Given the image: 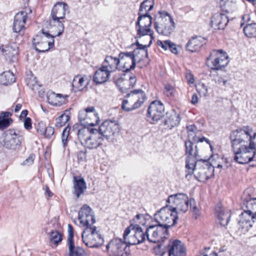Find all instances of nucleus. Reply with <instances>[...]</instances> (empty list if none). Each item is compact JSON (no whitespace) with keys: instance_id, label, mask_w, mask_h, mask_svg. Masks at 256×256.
<instances>
[{"instance_id":"obj_64","label":"nucleus","mask_w":256,"mask_h":256,"mask_svg":"<svg viewBox=\"0 0 256 256\" xmlns=\"http://www.w3.org/2000/svg\"><path fill=\"white\" fill-rule=\"evenodd\" d=\"M24 127L26 129L29 130L32 128V120L30 118H26L24 120Z\"/></svg>"},{"instance_id":"obj_54","label":"nucleus","mask_w":256,"mask_h":256,"mask_svg":"<svg viewBox=\"0 0 256 256\" xmlns=\"http://www.w3.org/2000/svg\"><path fill=\"white\" fill-rule=\"evenodd\" d=\"M174 88L171 84H168L165 85L164 92L168 96H174Z\"/></svg>"},{"instance_id":"obj_20","label":"nucleus","mask_w":256,"mask_h":256,"mask_svg":"<svg viewBox=\"0 0 256 256\" xmlns=\"http://www.w3.org/2000/svg\"><path fill=\"white\" fill-rule=\"evenodd\" d=\"M78 219L83 227L90 226L96 222L94 212L90 206L84 205L78 212Z\"/></svg>"},{"instance_id":"obj_39","label":"nucleus","mask_w":256,"mask_h":256,"mask_svg":"<svg viewBox=\"0 0 256 256\" xmlns=\"http://www.w3.org/2000/svg\"><path fill=\"white\" fill-rule=\"evenodd\" d=\"M256 218L255 214H253L251 211L246 208L242 212L240 215V220L241 223L244 222H254V219Z\"/></svg>"},{"instance_id":"obj_21","label":"nucleus","mask_w":256,"mask_h":256,"mask_svg":"<svg viewBox=\"0 0 256 256\" xmlns=\"http://www.w3.org/2000/svg\"><path fill=\"white\" fill-rule=\"evenodd\" d=\"M68 245L69 250V256H84V250L79 246L76 247L74 241V230L70 224H68Z\"/></svg>"},{"instance_id":"obj_32","label":"nucleus","mask_w":256,"mask_h":256,"mask_svg":"<svg viewBox=\"0 0 256 256\" xmlns=\"http://www.w3.org/2000/svg\"><path fill=\"white\" fill-rule=\"evenodd\" d=\"M32 44L35 50L38 52H44L50 48L49 47L46 48L48 40L38 36L33 38Z\"/></svg>"},{"instance_id":"obj_46","label":"nucleus","mask_w":256,"mask_h":256,"mask_svg":"<svg viewBox=\"0 0 256 256\" xmlns=\"http://www.w3.org/2000/svg\"><path fill=\"white\" fill-rule=\"evenodd\" d=\"M246 131L248 136L250 137V138H248V140L246 139L248 145H249L250 143H253L254 147L256 148V144L253 142V140L256 138V132H254L253 135H252L251 134L252 132V129L248 126H246Z\"/></svg>"},{"instance_id":"obj_36","label":"nucleus","mask_w":256,"mask_h":256,"mask_svg":"<svg viewBox=\"0 0 256 256\" xmlns=\"http://www.w3.org/2000/svg\"><path fill=\"white\" fill-rule=\"evenodd\" d=\"M198 160L200 159L186 158V168L187 174H186V178L189 179L192 174L195 172V168L198 166Z\"/></svg>"},{"instance_id":"obj_26","label":"nucleus","mask_w":256,"mask_h":256,"mask_svg":"<svg viewBox=\"0 0 256 256\" xmlns=\"http://www.w3.org/2000/svg\"><path fill=\"white\" fill-rule=\"evenodd\" d=\"M146 22L144 23L142 22V24H140V20L138 21V19L137 20V22L136 24V28L137 32L138 35L139 36V37H141L144 36L148 35L150 36V34L151 33L152 30L150 29V26L152 24V18H146Z\"/></svg>"},{"instance_id":"obj_15","label":"nucleus","mask_w":256,"mask_h":256,"mask_svg":"<svg viewBox=\"0 0 256 256\" xmlns=\"http://www.w3.org/2000/svg\"><path fill=\"white\" fill-rule=\"evenodd\" d=\"M164 108L160 101L154 100L150 104L146 113V118L151 124L157 122L164 116Z\"/></svg>"},{"instance_id":"obj_6","label":"nucleus","mask_w":256,"mask_h":256,"mask_svg":"<svg viewBox=\"0 0 256 256\" xmlns=\"http://www.w3.org/2000/svg\"><path fill=\"white\" fill-rule=\"evenodd\" d=\"M83 242L89 248H96L104 242V238L95 226L86 227L82 234Z\"/></svg>"},{"instance_id":"obj_30","label":"nucleus","mask_w":256,"mask_h":256,"mask_svg":"<svg viewBox=\"0 0 256 256\" xmlns=\"http://www.w3.org/2000/svg\"><path fill=\"white\" fill-rule=\"evenodd\" d=\"M74 194L78 198H80L81 194H83L86 189V183L83 178L74 176Z\"/></svg>"},{"instance_id":"obj_62","label":"nucleus","mask_w":256,"mask_h":256,"mask_svg":"<svg viewBox=\"0 0 256 256\" xmlns=\"http://www.w3.org/2000/svg\"><path fill=\"white\" fill-rule=\"evenodd\" d=\"M150 42L149 44L146 45H143L142 44H138V46L136 50H136V52L138 50H146V48L147 47H149L151 44L152 43V40L154 39V36H152V34H150Z\"/></svg>"},{"instance_id":"obj_49","label":"nucleus","mask_w":256,"mask_h":256,"mask_svg":"<svg viewBox=\"0 0 256 256\" xmlns=\"http://www.w3.org/2000/svg\"><path fill=\"white\" fill-rule=\"evenodd\" d=\"M12 122V118H4L2 116H0V129L3 130L8 128Z\"/></svg>"},{"instance_id":"obj_47","label":"nucleus","mask_w":256,"mask_h":256,"mask_svg":"<svg viewBox=\"0 0 256 256\" xmlns=\"http://www.w3.org/2000/svg\"><path fill=\"white\" fill-rule=\"evenodd\" d=\"M42 34L47 38L50 39L48 40V45L49 46V48H52L54 46V38L57 36L56 34L54 35V32H53V34H50L48 32H44L43 30H42Z\"/></svg>"},{"instance_id":"obj_13","label":"nucleus","mask_w":256,"mask_h":256,"mask_svg":"<svg viewBox=\"0 0 256 256\" xmlns=\"http://www.w3.org/2000/svg\"><path fill=\"white\" fill-rule=\"evenodd\" d=\"M206 60L211 61L212 64L211 69L214 70H222L229 62L228 56L222 50H213L209 56L206 58Z\"/></svg>"},{"instance_id":"obj_12","label":"nucleus","mask_w":256,"mask_h":256,"mask_svg":"<svg viewBox=\"0 0 256 256\" xmlns=\"http://www.w3.org/2000/svg\"><path fill=\"white\" fill-rule=\"evenodd\" d=\"M198 166L195 168L194 177L200 182H205L214 175V164H210L207 160H198Z\"/></svg>"},{"instance_id":"obj_11","label":"nucleus","mask_w":256,"mask_h":256,"mask_svg":"<svg viewBox=\"0 0 256 256\" xmlns=\"http://www.w3.org/2000/svg\"><path fill=\"white\" fill-rule=\"evenodd\" d=\"M78 118L86 128H93L98 124L100 118L94 106H90L79 112Z\"/></svg>"},{"instance_id":"obj_7","label":"nucleus","mask_w":256,"mask_h":256,"mask_svg":"<svg viewBox=\"0 0 256 256\" xmlns=\"http://www.w3.org/2000/svg\"><path fill=\"white\" fill-rule=\"evenodd\" d=\"M154 218L158 224H161L169 228L176 223L178 216L176 212L172 211L168 204H166L154 214Z\"/></svg>"},{"instance_id":"obj_37","label":"nucleus","mask_w":256,"mask_h":256,"mask_svg":"<svg viewBox=\"0 0 256 256\" xmlns=\"http://www.w3.org/2000/svg\"><path fill=\"white\" fill-rule=\"evenodd\" d=\"M167 118L164 120V124L170 129L178 125L180 122L179 115L175 112L166 113Z\"/></svg>"},{"instance_id":"obj_48","label":"nucleus","mask_w":256,"mask_h":256,"mask_svg":"<svg viewBox=\"0 0 256 256\" xmlns=\"http://www.w3.org/2000/svg\"><path fill=\"white\" fill-rule=\"evenodd\" d=\"M50 236V240L55 244H58L62 240V236L58 231H52Z\"/></svg>"},{"instance_id":"obj_27","label":"nucleus","mask_w":256,"mask_h":256,"mask_svg":"<svg viewBox=\"0 0 256 256\" xmlns=\"http://www.w3.org/2000/svg\"><path fill=\"white\" fill-rule=\"evenodd\" d=\"M206 44V40L201 36H194L186 44V50L194 52L198 51Z\"/></svg>"},{"instance_id":"obj_61","label":"nucleus","mask_w":256,"mask_h":256,"mask_svg":"<svg viewBox=\"0 0 256 256\" xmlns=\"http://www.w3.org/2000/svg\"><path fill=\"white\" fill-rule=\"evenodd\" d=\"M230 81V79L226 78V76H220L218 78L216 82L220 85L226 86L227 84H229Z\"/></svg>"},{"instance_id":"obj_5","label":"nucleus","mask_w":256,"mask_h":256,"mask_svg":"<svg viewBox=\"0 0 256 256\" xmlns=\"http://www.w3.org/2000/svg\"><path fill=\"white\" fill-rule=\"evenodd\" d=\"M123 238L130 245L141 244L147 238L146 230L144 232L142 228L138 224H131L125 230Z\"/></svg>"},{"instance_id":"obj_9","label":"nucleus","mask_w":256,"mask_h":256,"mask_svg":"<svg viewBox=\"0 0 256 256\" xmlns=\"http://www.w3.org/2000/svg\"><path fill=\"white\" fill-rule=\"evenodd\" d=\"M168 229L161 224L150 225L146 228L147 240L152 243L164 242L168 238Z\"/></svg>"},{"instance_id":"obj_10","label":"nucleus","mask_w":256,"mask_h":256,"mask_svg":"<svg viewBox=\"0 0 256 256\" xmlns=\"http://www.w3.org/2000/svg\"><path fill=\"white\" fill-rule=\"evenodd\" d=\"M232 151L234 154V160L240 164H246L252 160H255L256 148L254 147L253 143L240 148V150H234Z\"/></svg>"},{"instance_id":"obj_51","label":"nucleus","mask_w":256,"mask_h":256,"mask_svg":"<svg viewBox=\"0 0 256 256\" xmlns=\"http://www.w3.org/2000/svg\"><path fill=\"white\" fill-rule=\"evenodd\" d=\"M197 92L202 96H206L208 94L207 86L203 83H200L196 86Z\"/></svg>"},{"instance_id":"obj_23","label":"nucleus","mask_w":256,"mask_h":256,"mask_svg":"<svg viewBox=\"0 0 256 256\" xmlns=\"http://www.w3.org/2000/svg\"><path fill=\"white\" fill-rule=\"evenodd\" d=\"M68 5L64 2H58L52 8L51 12L52 18L55 20L56 18L64 19L66 16V12L68 10Z\"/></svg>"},{"instance_id":"obj_50","label":"nucleus","mask_w":256,"mask_h":256,"mask_svg":"<svg viewBox=\"0 0 256 256\" xmlns=\"http://www.w3.org/2000/svg\"><path fill=\"white\" fill-rule=\"evenodd\" d=\"M8 46L10 50L9 52L10 58L18 54V47L16 43H10Z\"/></svg>"},{"instance_id":"obj_16","label":"nucleus","mask_w":256,"mask_h":256,"mask_svg":"<svg viewBox=\"0 0 256 256\" xmlns=\"http://www.w3.org/2000/svg\"><path fill=\"white\" fill-rule=\"evenodd\" d=\"M248 138L246 126L232 131L230 136L232 150H238L240 148L247 145L246 139Z\"/></svg>"},{"instance_id":"obj_45","label":"nucleus","mask_w":256,"mask_h":256,"mask_svg":"<svg viewBox=\"0 0 256 256\" xmlns=\"http://www.w3.org/2000/svg\"><path fill=\"white\" fill-rule=\"evenodd\" d=\"M69 116L66 114H62L56 118V126L60 128L66 124L69 120Z\"/></svg>"},{"instance_id":"obj_24","label":"nucleus","mask_w":256,"mask_h":256,"mask_svg":"<svg viewBox=\"0 0 256 256\" xmlns=\"http://www.w3.org/2000/svg\"><path fill=\"white\" fill-rule=\"evenodd\" d=\"M154 4V0H144L140 4L138 12V21H140L144 17L152 18L149 12L153 9Z\"/></svg>"},{"instance_id":"obj_58","label":"nucleus","mask_w":256,"mask_h":256,"mask_svg":"<svg viewBox=\"0 0 256 256\" xmlns=\"http://www.w3.org/2000/svg\"><path fill=\"white\" fill-rule=\"evenodd\" d=\"M46 128V124L44 122H40L36 126V129L38 132L42 135H44Z\"/></svg>"},{"instance_id":"obj_28","label":"nucleus","mask_w":256,"mask_h":256,"mask_svg":"<svg viewBox=\"0 0 256 256\" xmlns=\"http://www.w3.org/2000/svg\"><path fill=\"white\" fill-rule=\"evenodd\" d=\"M111 72L107 69L100 68L96 71L93 76V81L96 84H100L106 82L109 79Z\"/></svg>"},{"instance_id":"obj_17","label":"nucleus","mask_w":256,"mask_h":256,"mask_svg":"<svg viewBox=\"0 0 256 256\" xmlns=\"http://www.w3.org/2000/svg\"><path fill=\"white\" fill-rule=\"evenodd\" d=\"M128 242L121 238H114L106 245V249L110 256H127L125 250Z\"/></svg>"},{"instance_id":"obj_43","label":"nucleus","mask_w":256,"mask_h":256,"mask_svg":"<svg viewBox=\"0 0 256 256\" xmlns=\"http://www.w3.org/2000/svg\"><path fill=\"white\" fill-rule=\"evenodd\" d=\"M116 84L122 92H126V90H128V81L126 80H125L122 78H119L116 82Z\"/></svg>"},{"instance_id":"obj_42","label":"nucleus","mask_w":256,"mask_h":256,"mask_svg":"<svg viewBox=\"0 0 256 256\" xmlns=\"http://www.w3.org/2000/svg\"><path fill=\"white\" fill-rule=\"evenodd\" d=\"M246 208L256 216V198H250L244 202Z\"/></svg>"},{"instance_id":"obj_38","label":"nucleus","mask_w":256,"mask_h":256,"mask_svg":"<svg viewBox=\"0 0 256 256\" xmlns=\"http://www.w3.org/2000/svg\"><path fill=\"white\" fill-rule=\"evenodd\" d=\"M14 74L10 70L4 72L0 74V84L4 85L11 84L15 82Z\"/></svg>"},{"instance_id":"obj_59","label":"nucleus","mask_w":256,"mask_h":256,"mask_svg":"<svg viewBox=\"0 0 256 256\" xmlns=\"http://www.w3.org/2000/svg\"><path fill=\"white\" fill-rule=\"evenodd\" d=\"M54 129L53 127L48 126L46 128L43 136H44L45 138H50L54 135Z\"/></svg>"},{"instance_id":"obj_41","label":"nucleus","mask_w":256,"mask_h":256,"mask_svg":"<svg viewBox=\"0 0 256 256\" xmlns=\"http://www.w3.org/2000/svg\"><path fill=\"white\" fill-rule=\"evenodd\" d=\"M84 81L85 80L83 77L80 76H74L72 82V86L74 88L76 89V92L83 90Z\"/></svg>"},{"instance_id":"obj_2","label":"nucleus","mask_w":256,"mask_h":256,"mask_svg":"<svg viewBox=\"0 0 256 256\" xmlns=\"http://www.w3.org/2000/svg\"><path fill=\"white\" fill-rule=\"evenodd\" d=\"M154 27L160 34L168 36L174 31L176 26L172 16L167 12L159 11L155 16Z\"/></svg>"},{"instance_id":"obj_1","label":"nucleus","mask_w":256,"mask_h":256,"mask_svg":"<svg viewBox=\"0 0 256 256\" xmlns=\"http://www.w3.org/2000/svg\"><path fill=\"white\" fill-rule=\"evenodd\" d=\"M78 136L82 145L90 148H96L102 144L104 139L97 128H86L80 129Z\"/></svg>"},{"instance_id":"obj_22","label":"nucleus","mask_w":256,"mask_h":256,"mask_svg":"<svg viewBox=\"0 0 256 256\" xmlns=\"http://www.w3.org/2000/svg\"><path fill=\"white\" fill-rule=\"evenodd\" d=\"M229 22L228 17L222 13H216L212 17L210 24L212 27L219 30H224Z\"/></svg>"},{"instance_id":"obj_57","label":"nucleus","mask_w":256,"mask_h":256,"mask_svg":"<svg viewBox=\"0 0 256 256\" xmlns=\"http://www.w3.org/2000/svg\"><path fill=\"white\" fill-rule=\"evenodd\" d=\"M128 80V89H130L134 86L136 82V78L134 74H130Z\"/></svg>"},{"instance_id":"obj_63","label":"nucleus","mask_w":256,"mask_h":256,"mask_svg":"<svg viewBox=\"0 0 256 256\" xmlns=\"http://www.w3.org/2000/svg\"><path fill=\"white\" fill-rule=\"evenodd\" d=\"M86 150H80L78 153V160L84 161L86 159Z\"/></svg>"},{"instance_id":"obj_56","label":"nucleus","mask_w":256,"mask_h":256,"mask_svg":"<svg viewBox=\"0 0 256 256\" xmlns=\"http://www.w3.org/2000/svg\"><path fill=\"white\" fill-rule=\"evenodd\" d=\"M210 248H206L204 250H202L200 252V254L198 256H218V254L215 252H210Z\"/></svg>"},{"instance_id":"obj_31","label":"nucleus","mask_w":256,"mask_h":256,"mask_svg":"<svg viewBox=\"0 0 256 256\" xmlns=\"http://www.w3.org/2000/svg\"><path fill=\"white\" fill-rule=\"evenodd\" d=\"M68 97V95L63 96L62 94L50 92L48 94L47 100L48 102L51 105L60 106L65 103L66 98Z\"/></svg>"},{"instance_id":"obj_55","label":"nucleus","mask_w":256,"mask_h":256,"mask_svg":"<svg viewBox=\"0 0 256 256\" xmlns=\"http://www.w3.org/2000/svg\"><path fill=\"white\" fill-rule=\"evenodd\" d=\"M190 203V208L192 210V212L194 213L195 216V218H197L198 216L200 215L196 205V202L194 199L190 198L189 200Z\"/></svg>"},{"instance_id":"obj_8","label":"nucleus","mask_w":256,"mask_h":256,"mask_svg":"<svg viewBox=\"0 0 256 256\" xmlns=\"http://www.w3.org/2000/svg\"><path fill=\"white\" fill-rule=\"evenodd\" d=\"M166 202L169 208L176 214L180 212H186L188 208L189 200L186 194L178 193L168 196Z\"/></svg>"},{"instance_id":"obj_4","label":"nucleus","mask_w":256,"mask_h":256,"mask_svg":"<svg viewBox=\"0 0 256 256\" xmlns=\"http://www.w3.org/2000/svg\"><path fill=\"white\" fill-rule=\"evenodd\" d=\"M128 99L124 100L122 108L126 112L132 111L140 108L146 99L144 91L140 89L134 90L126 94Z\"/></svg>"},{"instance_id":"obj_34","label":"nucleus","mask_w":256,"mask_h":256,"mask_svg":"<svg viewBox=\"0 0 256 256\" xmlns=\"http://www.w3.org/2000/svg\"><path fill=\"white\" fill-rule=\"evenodd\" d=\"M185 154L186 158L199 159V155L197 146L194 148V144L190 140H186L184 142Z\"/></svg>"},{"instance_id":"obj_52","label":"nucleus","mask_w":256,"mask_h":256,"mask_svg":"<svg viewBox=\"0 0 256 256\" xmlns=\"http://www.w3.org/2000/svg\"><path fill=\"white\" fill-rule=\"evenodd\" d=\"M254 222H246L243 223L240 222V220H238V225L239 228H241L244 232L248 231L250 228L252 226V224Z\"/></svg>"},{"instance_id":"obj_40","label":"nucleus","mask_w":256,"mask_h":256,"mask_svg":"<svg viewBox=\"0 0 256 256\" xmlns=\"http://www.w3.org/2000/svg\"><path fill=\"white\" fill-rule=\"evenodd\" d=\"M244 34L248 38L256 37V23L248 24L243 29Z\"/></svg>"},{"instance_id":"obj_19","label":"nucleus","mask_w":256,"mask_h":256,"mask_svg":"<svg viewBox=\"0 0 256 256\" xmlns=\"http://www.w3.org/2000/svg\"><path fill=\"white\" fill-rule=\"evenodd\" d=\"M119 125L116 121L106 120L104 121L97 129L100 134L104 140L109 139L119 132Z\"/></svg>"},{"instance_id":"obj_60","label":"nucleus","mask_w":256,"mask_h":256,"mask_svg":"<svg viewBox=\"0 0 256 256\" xmlns=\"http://www.w3.org/2000/svg\"><path fill=\"white\" fill-rule=\"evenodd\" d=\"M170 44V40H166L164 41H162L160 40H158L157 41V44L160 46L163 50H166L168 48V46Z\"/></svg>"},{"instance_id":"obj_33","label":"nucleus","mask_w":256,"mask_h":256,"mask_svg":"<svg viewBox=\"0 0 256 256\" xmlns=\"http://www.w3.org/2000/svg\"><path fill=\"white\" fill-rule=\"evenodd\" d=\"M216 214L220 224L222 226H226L230 219L231 212L230 210H224L220 208L216 209Z\"/></svg>"},{"instance_id":"obj_53","label":"nucleus","mask_w":256,"mask_h":256,"mask_svg":"<svg viewBox=\"0 0 256 256\" xmlns=\"http://www.w3.org/2000/svg\"><path fill=\"white\" fill-rule=\"evenodd\" d=\"M192 140L194 142H206L207 144L209 145L210 148L212 150V146L210 144V140L204 136L200 137L197 136H194L192 138Z\"/></svg>"},{"instance_id":"obj_14","label":"nucleus","mask_w":256,"mask_h":256,"mask_svg":"<svg viewBox=\"0 0 256 256\" xmlns=\"http://www.w3.org/2000/svg\"><path fill=\"white\" fill-rule=\"evenodd\" d=\"M22 137L18 134L14 130H6L2 137L1 144L7 149L16 150L21 144Z\"/></svg>"},{"instance_id":"obj_35","label":"nucleus","mask_w":256,"mask_h":256,"mask_svg":"<svg viewBox=\"0 0 256 256\" xmlns=\"http://www.w3.org/2000/svg\"><path fill=\"white\" fill-rule=\"evenodd\" d=\"M62 20L59 18L55 20L52 18L50 20V25L52 29L51 32H57L56 36H58L62 35L64 31V27L63 22Z\"/></svg>"},{"instance_id":"obj_25","label":"nucleus","mask_w":256,"mask_h":256,"mask_svg":"<svg viewBox=\"0 0 256 256\" xmlns=\"http://www.w3.org/2000/svg\"><path fill=\"white\" fill-rule=\"evenodd\" d=\"M27 19V13L26 12H20L16 14L14 18L13 31L19 32L24 28V25Z\"/></svg>"},{"instance_id":"obj_18","label":"nucleus","mask_w":256,"mask_h":256,"mask_svg":"<svg viewBox=\"0 0 256 256\" xmlns=\"http://www.w3.org/2000/svg\"><path fill=\"white\" fill-rule=\"evenodd\" d=\"M136 51L120 52L118 54L120 60V70L124 72H128L136 67Z\"/></svg>"},{"instance_id":"obj_29","label":"nucleus","mask_w":256,"mask_h":256,"mask_svg":"<svg viewBox=\"0 0 256 256\" xmlns=\"http://www.w3.org/2000/svg\"><path fill=\"white\" fill-rule=\"evenodd\" d=\"M120 60L118 58L106 56L102 66L103 68L108 70L111 73L116 70H120Z\"/></svg>"},{"instance_id":"obj_3","label":"nucleus","mask_w":256,"mask_h":256,"mask_svg":"<svg viewBox=\"0 0 256 256\" xmlns=\"http://www.w3.org/2000/svg\"><path fill=\"white\" fill-rule=\"evenodd\" d=\"M157 255L164 256L166 252L168 256H186V249L184 244L178 240H170L166 246L159 244L158 248L154 249Z\"/></svg>"},{"instance_id":"obj_44","label":"nucleus","mask_w":256,"mask_h":256,"mask_svg":"<svg viewBox=\"0 0 256 256\" xmlns=\"http://www.w3.org/2000/svg\"><path fill=\"white\" fill-rule=\"evenodd\" d=\"M70 130V128L67 126L64 128L62 132L61 139L64 148H66L68 144Z\"/></svg>"}]
</instances>
